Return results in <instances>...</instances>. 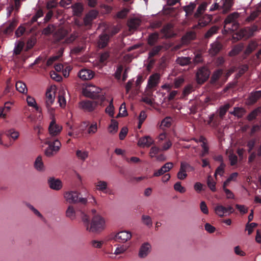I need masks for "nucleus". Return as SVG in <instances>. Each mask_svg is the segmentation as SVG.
<instances>
[{"instance_id": "2eb2a0df", "label": "nucleus", "mask_w": 261, "mask_h": 261, "mask_svg": "<svg viewBox=\"0 0 261 261\" xmlns=\"http://www.w3.org/2000/svg\"><path fill=\"white\" fill-rule=\"evenodd\" d=\"M173 167V164L171 162H168L164 164L160 169L154 171L153 173L154 176H159L169 171Z\"/></svg>"}, {"instance_id": "4c0bfd02", "label": "nucleus", "mask_w": 261, "mask_h": 261, "mask_svg": "<svg viewBox=\"0 0 261 261\" xmlns=\"http://www.w3.org/2000/svg\"><path fill=\"white\" fill-rule=\"evenodd\" d=\"M207 4L206 2H203L198 7L196 12L195 14V16L197 17H199L205 10L207 7Z\"/></svg>"}, {"instance_id": "2f4dec72", "label": "nucleus", "mask_w": 261, "mask_h": 261, "mask_svg": "<svg viewBox=\"0 0 261 261\" xmlns=\"http://www.w3.org/2000/svg\"><path fill=\"white\" fill-rule=\"evenodd\" d=\"M161 33L164 34L165 38H170L172 37L171 35V26L170 24H168L163 27L161 30Z\"/></svg>"}, {"instance_id": "680f3d73", "label": "nucleus", "mask_w": 261, "mask_h": 261, "mask_svg": "<svg viewBox=\"0 0 261 261\" xmlns=\"http://www.w3.org/2000/svg\"><path fill=\"white\" fill-rule=\"evenodd\" d=\"M188 176V174L181 168H179V170L177 174V177L180 180L185 179Z\"/></svg>"}, {"instance_id": "774afa93", "label": "nucleus", "mask_w": 261, "mask_h": 261, "mask_svg": "<svg viewBox=\"0 0 261 261\" xmlns=\"http://www.w3.org/2000/svg\"><path fill=\"white\" fill-rule=\"evenodd\" d=\"M50 74L51 78L57 82H60L62 79V76L55 71H51Z\"/></svg>"}, {"instance_id": "1a4fd4ad", "label": "nucleus", "mask_w": 261, "mask_h": 261, "mask_svg": "<svg viewBox=\"0 0 261 261\" xmlns=\"http://www.w3.org/2000/svg\"><path fill=\"white\" fill-rule=\"evenodd\" d=\"M100 91V89L97 88L95 87H92V89L87 88L84 89L83 90V94L86 97L95 99L99 98Z\"/></svg>"}, {"instance_id": "423d86ee", "label": "nucleus", "mask_w": 261, "mask_h": 261, "mask_svg": "<svg viewBox=\"0 0 261 261\" xmlns=\"http://www.w3.org/2000/svg\"><path fill=\"white\" fill-rule=\"evenodd\" d=\"M210 71L206 66L199 67L196 74V80L198 84L201 85L204 83L209 78Z\"/></svg>"}, {"instance_id": "9b49d317", "label": "nucleus", "mask_w": 261, "mask_h": 261, "mask_svg": "<svg viewBox=\"0 0 261 261\" xmlns=\"http://www.w3.org/2000/svg\"><path fill=\"white\" fill-rule=\"evenodd\" d=\"M160 80V74L158 73H155L151 74L148 79L147 87L150 89H152L158 86Z\"/></svg>"}, {"instance_id": "e2e57ef3", "label": "nucleus", "mask_w": 261, "mask_h": 261, "mask_svg": "<svg viewBox=\"0 0 261 261\" xmlns=\"http://www.w3.org/2000/svg\"><path fill=\"white\" fill-rule=\"evenodd\" d=\"M123 66L122 65H119L117 68V70L115 73L114 76L118 80H119L121 79V74L123 71Z\"/></svg>"}, {"instance_id": "f03ea898", "label": "nucleus", "mask_w": 261, "mask_h": 261, "mask_svg": "<svg viewBox=\"0 0 261 261\" xmlns=\"http://www.w3.org/2000/svg\"><path fill=\"white\" fill-rule=\"evenodd\" d=\"M81 218L86 227V229L92 232H97L102 231L104 229L105 220L99 215L94 216L90 223L89 217L84 212H81Z\"/></svg>"}, {"instance_id": "5701e85b", "label": "nucleus", "mask_w": 261, "mask_h": 261, "mask_svg": "<svg viewBox=\"0 0 261 261\" xmlns=\"http://www.w3.org/2000/svg\"><path fill=\"white\" fill-rule=\"evenodd\" d=\"M141 21L138 18H132L127 22V25L130 30H136L140 25Z\"/></svg>"}, {"instance_id": "cd10ccee", "label": "nucleus", "mask_w": 261, "mask_h": 261, "mask_svg": "<svg viewBox=\"0 0 261 261\" xmlns=\"http://www.w3.org/2000/svg\"><path fill=\"white\" fill-rule=\"evenodd\" d=\"M73 15L80 16L83 11V7L82 4L76 3L72 6Z\"/></svg>"}, {"instance_id": "58836bf2", "label": "nucleus", "mask_w": 261, "mask_h": 261, "mask_svg": "<svg viewBox=\"0 0 261 261\" xmlns=\"http://www.w3.org/2000/svg\"><path fill=\"white\" fill-rule=\"evenodd\" d=\"M162 48L161 45H158L153 47L151 50L149 52V58H151L157 55Z\"/></svg>"}, {"instance_id": "f8f14e48", "label": "nucleus", "mask_w": 261, "mask_h": 261, "mask_svg": "<svg viewBox=\"0 0 261 261\" xmlns=\"http://www.w3.org/2000/svg\"><path fill=\"white\" fill-rule=\"evenodd\" d=\"M42 109L39 107L34 99V121H38L40 123L43 119Z\"/></svg>"}, {"instance_id": "a18cd8bd", "label": "nucleus", "mask_w": 261, "mask_h": 261, "mask_svg": "<svg viewBox=\"0 0 261 261\" xmlns=\"http://www.w3.org/2000/svg\"><path fill=\"white\" fill-rule=\"evenodd\" d=\"M207 184L208 188L213 191H216V182L214 181L213 178L211 176H208L207 179Z\"/></svg>"}, {"instance_id": "3c124183", "label": "nucleus", "mask_w": 261, "mask_h": 261, "mask_svg": "<svg viewBox=\"0 0 261 261\" xmlns=\"http://www.w3.org/2000/svg\"><path fill=\"white\" fill-rule=\"evenodd\" d=\"M109 57V53L108 51H105L104 53L101 54L99 58V62L101 63L104 64L107 61Z\"/></svg>"}, {"instance_id": "052dcab7", "label": "nucleus", "mask_w": 261, "mask_h": 261, "mask_svg": "<svg viewBox=\"0 0 261 261\" xmlns=\"http://www.w3.org/2000/svg\"><path fill=\"white\" fill-rule=\"evenodd\" d=\"M257 226V224L255 223H248L246 225V230L248 231V234H250L254 228H255Z\"/></svg>"}, {"instance_id": "393cba45", "label": "nucleus", "mask_w": 261, "mask_h": 261, "mask_svg": "<svg viewBox=\"0 0 261 261\" xmlns=\"http://www.w3.org/2000/svg\"><path fill=\"white\" fill-rule=\"evenodd\" d=\"M215 213L219 216L220 217H223L224 216H227L226 214V209L225 206L218 204L217 205L214 209Z\"/></svg>"}, {"instance_id": "6e6d98bb", "label": "nucleus", "mask_w": 261, "mask_h": 261, "mask_svg": "<svg viewBox=\"0 0 261 261\" xmlns=\"http://www.w3.org/2000/svg\"><path fill=\"white\" fill-rule=\"evenodd\" d=\"M174 188L175 190L181 193H184L186 192V189L181 186V182L179 181H178L174 184Z\"/></svg>"}, {"instance_id": "412c9836", "label": "nucleus", "mask_w": 261, "mask_h": 261, "mask_svg": "<svg viewBox=\"0 0 261 261\" xmlns=\"http://www.w3.org/2000/svg\"><path fill=\"white\" fill-rule=\"evenodd\" d=\"M222 45L220 43L216 42L211 44V47L210 49V54L212 56H216L222 49Z\"/></svg>"}, {"instance_id": "bb28decb", "label": "nucleus", "mask_w": 261, "mask_h": 261, "mask_svg": "<svg viewBox=\"0 0 261 261\" xmlns=\"http://www.w3.org/2000/svg\"><path fill=\"white\" fill-rule=\"evenodd\" d=\"M159 39V34L157 32L152 33L149 35L148 39V44L150 46H153Z\"/></svg>"}, {"instance_id": "4468645a", "label": "nucleus", "mask_w": 261, "mask_h": 261, "mask_svg": "<svg viewBox=\"0 0 261 261\" xmlns=\"http://www.w3.org/2000/svg\"><path fill=\"white\" fill-rule=\"evenodd\" d=\"M78 75L83 80H90L94 77V72L90 69H83L79 71Z\"/></svg>"}, {"instance_id": "79ce46f5", "label": "nucleus", "mask_w": 261, "mask_h": 261, "mask_svg": "<svg viewBox=\"0 0 261 261\" xmlns=\"http://www.w3.org/2000/svg\"><path fill=\"white\" fill-rule=\"evenodd\" d=\"M98 191L104 192L107 189L108 184L106 181L99 180L95 185Z\"/></svg>"}, {"instance_id": "338daca9", "label": "nucleus", "mask_w": 261, "mask_h": 261, "mask_svg": "<svg viewBox=\"0 0 261 261\" xmlns=\"http://www.w3.org/2000/svg\"><path fill=\"white\" fill-rule=\"evenodd\" d=\"M64 92H60L58 96L59 102L61 107H63L66 105V99L63 96Z\"/></svg>"}, {"instance_id": "37998d69", "label": "nucleus", "mask_w": 261, "mask_h": 261, "mask_svg": "<svg viewBox=\"0 0 261 261\" xmlns=\"http://www.w3.org/2000/svg\"><path fill=\"white\" fill-rule=\"evenodd\" d=\"M113 99L110 102L109 105L106 108L105 112L108 114L111 117H114V107L113 103Z\"/></svg>"}, {"instance_id": "dca6fc26", "label": "nucleus", "mask_w": 261, "mask_h": 261, "mask_svg": "<svg viewBox=\"0 0 261 261\" xmlns=\"http://www.w3.org/2000/svg\"><path fill=\"white\" fill-rule=\"evenodd\" d=\"M48 183L49 187L55 190H59L62 187V181L60 179L55 178L54 177L49 178Z\"/></svg>"}, {"instance_id": "a878e982", "label": "nucleus", "mask_w": 261, "mask_h": 261, "mask_svg": "<svg viewBox=\"0 0 261 261\" xmlns=\"http://www.w3.org/2000/svg\"><path fill=\"white\" fill-rule=\"evenodd\" d=\"M222 74L223 70L221 69H219L214 71L211 77V83L212 84H216Z\"/></svg>"}, {"instance_id": "9d476101", "label": "nucleus", "mask_w": 261, "mask_h": 261, "mask_svg": "<svg viewBox=\"0 0 261 261\" xmlns=\"http://www.w3.org/2000/svg\"><path fill=\"white\" fill-rule=\"evenodd\" d=\"M132 237V234L127 231H121L117 233L114 239L115 241L120 243H125L129 240Z\"/></svg>"}, {"instance_id": "09e8293b", "label": "nucleus", "mask_w": 261, "mask_h": 261, "mask_svg": "<svg viewBox=\"0 0 261 261\" xmlns=\"http://www.w3.org/2000/svg\"><path fill=\"white\" fill-rule=\"evenodd\" d=\"M142 220L144 224L149 227H151L152 225L151 218L149 216L143 215L142 216Z\"/></svg>"}, {"instance_id": "f257e3e1", "label": "nucleus", "mask_w": 261, "mask_h": 261, "mask_svg": "<svg viewBox=\"0 0 261 261\" xmlns=\"http://www.w3.org/2000/svg\"><path fill=\"white\" fill-rule=\"evenodd\" d=\"M48 127V136L45 140V144H48V146L45 149V154L48 157L53 156L60 150L61 143L59 136L63 129L62 126L57 123L54 115H51Z\"/></svg>"}, {"instance_id": "c9c22d12", "label": "nucleus", "mask_w": 261, "mask_h": 261, "mask_svg": "<svg viewBox=\"0 0 261 261\" xmlns=\"http://www.w3.org/2000/svg\"><path fill=\"white\" fill-rule=\"evenodd\" d=\"M180 168H181L185 172L193 171L195 170L194 167L192 166L189 163L186 162H181Z\"/></svg>"}, {"instance_id": "4d7b16f0", "label": "nucleus", "mask_w": 261, "mask_h": 261, "mask_svg": "<svg viewBox=\"0 0 261 261\" xmlns=\"http://www.w3.org/2000/svg\"><path fill=\"white\" fill-rule=\"evenodd\" d=\"M27 27V24H25L24 26H20L18 27L15 32V35L16 37H19L21 36L25 31Z\"/></svg>"}, {"instance_id": "a211bd4d", "label": "nucleus", "mask_w": 261, "mask_h": 261, "mask_svg": "<svg viewBox=\"0 0 261 261\" xmlns=\"http://www.w3.org/2000/svg\"><path fill=\"white\" fill-rule=\"evenodd\" d=\"M84 212L82 210H78L77 208H75L73 205H69L67 210L66 211V216L69 218L70 220H74L76 218V214L78 212Z\"/></svg>"}, {"instance_id": "b1692460", "label": "nucleus", "mask_w": 261, "mask_h": 261, "mask_svg": "<svg viewBox=\"0 0 261 261\" xmlns=\"http://www.w3.org/2000/svg\"><path fill=\"white\" fill-rule=\"evenodd\" d=\"M261 97V90L252 92L249 97V100L250 103H255Z\"/></svg>"}, {"instance_id": "f3484780", "label": "nucleus", "mask_w": 261, "mask_h": 261, "mask_svg": "<svg viewBox=\"0 0 261 261\" xmlns=\"http://www.w3.org/2000/svg\"><path fill=\"white\" fill-rule=\"evenodd\" d=\"M151 249V245L147 242L143 243L139 252V256L141 258L145 257L149 253Z\"/></svg>"}, {"instance_id": "72a5a7b5", "label": "nucleus", "mask_w": 261, "mask_h": 261, "mask_svg": "<svg viewBox=\"0 0 261 261\" xmlns=\"http://www.w3.org/2000/svg\"><path fill=\"white\" fill-rule=\"evenodd\" d=\"M230 113L238 118H241L245 113V110L242 108L235 107L233 111L230 112Z\"/></svg>"}, {"instance_id": "4be33fe9", "label": "nucleus", "mask_w": 261, "mask_h": 261, "mask_svg": "<svg viewBox=\"0 0 261 261\" xmlns=\"http://www.w3.org/2000/svg\"><path fill=\"white\" fill-rule=\"evenodd\" d=\"M110 36L107 34H103L99 36L98 46L101 48L105 47L109 41Z\"/></svg>"}, {"instance_id": "0eeeda50", "label": "nucleus", "mask_w": 261, "mask_h": 261, "mask_svg": "<svg viewBox=\"0 0 261 261\" xmlns=\"http://www.w3.org/2000/svg\"><path fill=\"white\" fill-rule=\"evenodd\" d=\"M258 30V27L256 24H253L250 27H246L240 30L238 33L240 38L247 39L252 37L254 32Z\"/></svg>"}, {"instance_id": "c85d7f7f", "label": "nucleus", "mask_w": 261, "mask_h": 261, "mask_svg": "<svg viewBox=\"0 0 261 261\" xmlns=\"http://www.w3.org/2000/svg\"><path fill=\"white\" fill-rule=\"evenodd\" d=\"M16 89L20 93L27 94L28 89L25 84L21 81H18L15 84Z\"/></svg>"}, {"instance_id": "aec40b11", "label": "nucleus", "mask_w": 261, "mask_h": 261, "mask_svg": "<svg viewBox=\"0 0 261 261\" xmlns=\"http://www.w3.org/2000/svg\"><path fill=\"white\" fill-rule=\"evenodd\" d=\"M34 167L39 172H43L45 170V167L42 161V156H38L34 163Z\"/></svg>"}, {"instance_id": "c03bdc74", "label": "nucleus", "mask_w": 261, "mask_h": 261, "mask_svg": "<svg viewBox=\"0 0 261 261\" xmlns=\"http://www.w3.org/2000/svg\"><path fill=\"white\" fill-rule=\"evenodd\" d=\"M226 165L224 163L220 164V166L217 167L215 173V176L216 177L218 174L220 176H222L224 173V169Z\"/></svg>"}, {"instance_id": "603ef678", "label": "nucleus", "mask_w": 261, "mask_h": 261, "mask_svg": "<svg viewBox=\"0 0 261 261\" xmlns=\"http://www.w3.org/2000/svg\"><path fill=\"white\" fill-rule=\"evenodd\" d=\"M17 24V21L15 19H13L12 21H11L8 25V27L6 28L5 31V33H8L13 31V30L16 27Z\"/></svg>"}, {"instance_id": "7c9ffc66", "label": "nucleus", "mask_w": 261, "mask_h": 261, "mask_svg": "<svg viewBox=\"0 0 261 261\" xmlns=\"http://www.w3.org/2000/svg\"><path fill=\"white\" fill-rule=\"evenodd\" d=\"M244 48L243 44L240 43L235 45L231 51L229 52V55L230 56H234L239 54Z\"/></svg>"}, {"instance_id": "a19ab883", "label": "nucleus", "mask_w": 261, "mask_h": 261, "mask_svg": "<svg viewBox=\"0 0 261 261\" xmlns=\"http://www.w3.org/2000/svg\"><path fill=\"white\" fill-rule=\"evenodd\" d=\"M191 59L189 57H179L177 59V63L181 65L185 66L190 64Z\"/></svg>"}, {"instance_id": "0e129e2a", "label": "nucleus", "mask_w": 261, "mask_h": 261, "mask_svg": "<svg viewBox=\"0 0 261 261\" xmlns=\"http://www.w3.org/2000/svg\"><path fill=\"white\" fill-rule=\"evenodd\" d=\"M97 130V123L95 122L94 123L91 124L88 128V133L89 134H95Z\"/></svg>"}, {"instance_id": "e433bc0d", "label": "nucleus", "mask_w": 261, "mask_h": 261, "mask_svg": "<svg viewBox=\"0 0 261 261\" xmlns=\"http://www.w3.org/2000/svg\"><path fill=\"white\" fill-rule=\"evenodd\" d=\"M24 43L21 41H19L16 42L15 44V47L13 49V54L14 55H19L23 47Z\"/></svg>"}, {"instance_id": "ea45409f", "label": "nucleus", "mask_w": 261, "mask_h": 261, "mask_svg": "<svg viewBox=\"0 0 261 261\" xmlns=\"http://www.w3.org/2000/svg\"><path fill=\"white\" fill-rule=\"evenodd\" d=\"M118 122L112 119L111 121V124L110 125L109 127V131L111 134H115L118 130Z\"/></svg>"}, {"instance_id": "13d9d810", "label": "nucleus", "mask_w": 261, "mask_h": 261, "mask_svg": "<svg viewBox=\"0 0 261 261\" xmlns=\"http://www.w3.org/2000/svg\"><path fill=\"white\" fill-rule=\"evenodd\" d=\"M127 115V111L125 109V103H123L120 108V112L116 117L118 118L119 116L124 117Z\"/></svg>"}, {"instance_id": "de8ad7c7", "label": "nucleus", "mask_w": 261, "mask_h": 261, "mask_svg": "<svg viewBox=\"0 0 261 261\" xmlns=\"http://www.w3.org/2000/svg\"><path fill=\"white\" fill-rule=\"evenodd\" d=\"M55 30V27L54 24H49L48 26L45 28L43 30V33L45 35H49L53 33Z\"/></svg>"}, {"instance_id": "49530a36", "label": "nucleus", "mask_w": 261, "mask_h": 261, "mask_svg": "<svg viewBox=\"0 0 261 261\" xmlns=\"http://www.w3.org/2000/svg\"><path fill=\"white\" fill-rule=\"evenodd\" d=\"M218 30V28L216 26L211 27L205 33V37L208 38L212 37L214 34H216Z\"/></svg>"}, {"instance_id": "39448f33", "label": "nucleus", "mask_w": 261, "mask_h": 261, "mask_svg": "<svg viewBox=\"0 0 261 261\" xmlns=\"http://www.w3.org/2000/svg\"><path fill=\"white\" fill-rule=\"evenodd\" d=\"M79 194L74 191L67 192L65 193L64 197L69 203H79L83 205L87 203V200L85 198L80 197Z\"/></svg>"}, {"instance_id": "6ab92c4d", "label": "nucleus", "mask_w": 261, "mask_h": 261, "mask_svg": "<svg viewBox=\"0 0 261 261\" xmlns=\"http://www.w3.org/2000/svg\"><path fill=\"white\" fill-rule=\"evenodd\" d=\"M55 100V93L51 90H47L46 92L45 105L47 108L53 105Z\"/></svg>"}, {"instance_id": "864d4df0", "label": "nucleus", "mask_w": 261, "mask_h": 261, "mask_svg": "<svg viewBox=\"0 0 261 261\" xmlns=\"http://www.w3.org/2000/svg\"><path fill=\"white\" fill-rule=\"evenodd\" d=\"M160 151V149L156 146H152L149 151V156L152 158L155 157Z\"/></svg>"}, {"instance_id": "6e6552de", "label": "nucleus", "mask_w": 261, "mask_h": 261, "mask_svg": "<svg viewBox=\"0 0 261 261\" xmlns=\"http://www.w3.org/2000/svg\"><path fill=\"white\" fill-rule=\"evenodd\" d=\"M98 102L94 100H84L80 103V106L84 110L88 112H92L96 108Z\"/></svg>"}, {"instance_id": "f704fd0d", "label": "nucleus", "mask_w": 261, "mask_h": 261, "mask_svg": "<svg viewBox=\"0 0 261 261\" xmlns=\"http://www.w3.org/2000/svg\"><path fill=\"white\" fill-rule=\"evenodd\" d=\"M231 106L230 103H227L220 107L219 110V115L221 118L222 119L223 118L224 116Z\"/></svg>"}, {"instance_id": "473e14b6", "label": "nucleus", "mask_w": 261, "mask_h": 261, "mask_svg": "<svg viewBox=\"0 0 261 261\" xmlns=\"http://www.w3.org/2000/svg\"><path fill=\"white\" fill-rule=\"evenodd\" d=\"M76 155L79 160L84 161L88 157L89 152L86 150H77Z\"/></svg>"}, {"instance_id": "ddd939ff", "label": "nucleus", "mask_w": 261, "mask_h": 261, "mask_svg": "<svg viewBox=\"0 0 261 261\" xmlns=\"http://www.w3.org/2000/svg\"><path fill=\"white\" fill-rule=\"evenodd\" d=\"M153 143V140L150 136H146L139 139L138 145L141 147H149Z\"/></svg>"}, {"instance_id": "c756f323", "label": "nucleus", "mask_w": 261, "mask_h": 261, "mask_svg": "<svg viewBox=\"0 0 261 261\" xmlns=\"http://www.w3.org/2000/svg\"><path fill=\"white\" fill-rule=\"evenodd\" d=\"M261 113V107H259L251 111L247 116L248 121H252L256 119L258 114Z\"/></svg>"}, {"instance_id": "69168bd1", "label": "nucleus", "mask_w": 261, "mask_h": 261, "mask_svg": "<svg viewBox=\"0 0 261 261\" xmlns=\"http://www.w3.org/2000/svg\"><path fill=\"white\" fill-rule=\"evenodd\" d=\"M235 206L236 208L242 214H245L248 212V208L244 205L236 204Z\"/></svg>"}, {"instance_id": "7ed1b4c3", "label": "nucleus", "mask_w": 261, "mask_h": 261, "mask_svg": "<svg viewBox=\"0 0 261 261\" xmlns=\"http://www.w3.org/2000/svg\"><path fill=\"white\" fill-rule=\"evenodd\" d=\"M233 3V0H215V3L212 5L210 11L219 10L223 14H226L231 10Z\"/></svg>"}, {"instance_id": "20e7f679", "label": "nucleus", "mask_w": 261, "mask_h": 261, "mask_svg": "<svg viewBox=\"0 0 261 261\" xmlns=\"http://www.w3.org/2000/svg\"><path fill=\"white\" fill-rule=\"evenodd\" d=\"M239 17V14L236 12L229 14L224 20V29L230 31H234L237 30L239 25L237 22V19Z\"/></svg>"}, {"instance_id": "5fc2aeb1", "label": "nucleus", "mask_w": 261, "mask_h": 261, "mask_svg": "<svg viewBox=\"0 0 261 261\" xmlns=\"http://www.w3.org/2000/svg\"><path fill=\"white\" fill-rule=\"evenodd\" d=\"M256 47V45L254 42L250 43L245 50V54H250L255 49Z\"/></svg>"}, {"instance_id": "bf43d9fd", "label": "nucleus", "mask_w": 261, "mask_h": 261, "mask_svg": "<svg viewBox=\"0 0 261 261\" xmlns=\"http://www.w3.org/2000/svg\"><path fill=\"white\" fill-rule=\"evenodd\" d=\"M128 13V10L126 8H124L117 13V17L120 19L124 18L127 16Z\"/></svg>"}, {"instance_id": "8fccbe9b", "label": "nucleus", "mask_w": 261, "mask_h": 261, "mask_svg": "<svg viewBox=\"0 0 261 261\" xmlns=\"http://www.w3.org/2000/svg\"><path fill=\"white\" fill-rule=\"evenodd\" d=\"M196 7V4L194 3H190L189 5L184 7V10L187 14L191 13Z\"/></svg>"}]
</instances>
